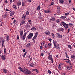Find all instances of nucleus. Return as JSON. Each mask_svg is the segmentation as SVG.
Returning <instances> with one entry per match:
<instances>
[{"label":"nucleus","instance_id":"1","mask_svg":"<svg viewBox=\"0 0 75 75\" xmlns=\"http://www.w3.org/2000/svg\"><path fill=\"white\" fill-rule=\"evenodd\" d=\"M60 25L61 26H62L63 25L65 28H68V25L64 22H61Z\"/></svg>","mask_w":75,"mask_h":75},{"label":"nucleus","instance_id":"2","mask_svg":"<svg viewBox=\"0 0 75 75\" xmlns=\"http://www.w3.org/2000/svg\"><path fill=\"white\" fill-rule=\"evenodd\" d=\"M33 36V33H30V34H29L28 35V36L27 38H28V39H30L32 38Z\"/></svg>","mask_w":75,"mask_h":75},{"label":"nucleus","instance_id":"3","mask_svg":"<svg viewBox=\"0 0 75 75\" xmlns=\"http://www.w3.org/2000/svg\"><path fill=\"white\" fill-rule=\"evenodd\" d=\"M56 37L59 38H62V36L59 33H56Z\"/></svg>","mask_w":75,"mask_h":75},{"label":"nucleus","instance_id":"4","mask_svg":"<svg viewBox=\"0 0 75 75\" xmlns=\"http://www.w3.org/2000/svg\"><path fill=\"white\" fill-rule=\"evenodd\" d=\"M38 32H36L35 34V36L32 39L33 40H35V38H37V35H38Z\"/></svg>","mask_w":75,"mask_h":75},{"label":"nucleus","instance_id":"5","mask_svg":"<svg viewBox=\"0 0 75 75\" xmlns=\"http://www.w3.org/2000/svg\"><path fill=\"white\" fill-rule=\"evenodd\" d=\"M11 12V13L10 14V16H12L13 15H14V11H13L12 12L11 11H9V12Z\"/></svg>","mask_w":75,"mask_h":75},{"label":"nucleus","instance_id":"6","mask_svg":"<svg viewBox=\"0 0 75 75\" xmlns=\"http://www.w3.org/2000/svg\"><path fill=\"white\" fill-rule=\"evenodd\" d=\"M27 34V33H25L24 34L23 36V40H25V36H26V35Z\"/></svg>","mask_w":75,"mask_h":75},{"label":"nucleus","instance_id":"7","mask_svg":"<svg viewBox=\"0 0 75 75\" xmlns=\"http://www.w3.org/2000/svg\"><path fill=\"white\" fill-rule=\"evenodd\" d=\"M50 57H51V56H50V57H48V59H50V60H51V61L52 62V63H53V59H52V57H51V58Z\"/></svg>","mask_w":75,"mask_h":75},{"label":"nucleus","instance_id":"8","mask_svg":"<svg viewBox=\"0 0 75 75\" xmlns=\"http://www.w3.org/2000/svg\"><path fill=\"white\" fill-rule=\"evenodd\" d=\"M4 41H5L4 39H3V40H2V47H4Z\"/></svg>","mask_w":75,"mask_h":75},{"label":"nucleus","instance_id":"9","mask_svg":"<svg viewBox=\"0 0 75 75\" xmlns=\"http://www.w3.org/2000/svg\"><path fill=\"white\" fill-rule=\"evenodd\" d=\"M1 58L3 60H4V59H6V58L4 57V56L3 55H2V56L1 57Z\"/></svg>","mask_w":75,"mask_h":75},{"label":"nucleus","instance_id":"10","mask_svg":"<svg viewBox=\"0 0 75 75\" xmlns=\"http://www.w3.org/2000/svg\"><path fill=\"white\" fill-rule=\"evenodd\" d=\"M20 33L21 35V37L22 38V36H23V31H20Z\"/></svg>","mask_w":75,"mask_h":75},{"label":"nucleus","instance_id":"11","mask_svg":"<svg viewBox=\"0 0 75 75\" xmlns=\"http://www.w3.org/2000/svg\"><path fill=\"white\" fill-rule=\"evenodd\" d=\"M45 33V34H46V35H48L50 34V32H46Z\"/></svg>","mask_w":75,"mask_h":75},{"label":"nucleus","instance_id":"12","mask_svg":"<svg viewBox=\"0 0 75 75\" xmlns=\"http://www.w3.org/2000/svg\"><path fill=\"white\" fill-rule=\"evenodd\" d=\"M66 18H67V16H63L60 17V18H62V19Z\"/></svg>","mask_w":75,"mask_h":75},{"label":"nucleus","instance_id":"13","mask_svg":"<svg viewBox=\"0 0 75 75\" xmlns=\"http://www.w3.org/2000/svg\"><path fill=\"white\" fill-rule=\"evenodd\" d=\"M44 12L45 13H48L50 12V10H48V11H47V10H45L44 11Z\"/></svg>","mask_w":75,"mask_h":75},{"label":"nucleus","instance_id":"14","mask_svg":"<svg viewBox=\"0 0 75 75\" xmlns=\"http://www.w3.org/2000/svg\"><path fill=\"white\" fill-rule=\"evenodd\" d=\"M3 71L4 72V73L7 74V70L6 69H3Z\"/></svg>","mask_w":75,"mask_h":75},{"label":"nucleus","instance_id":"15","mask_svg":"<svg viewBox=\"0 0 75 75\" xmlns=\"http://www.w3.org/2000/svg\"><path fill=\"white\" fill-rule=\"evenodd\" d=\"M58 30L59 31H64V29L62 28H59Z\"/></svg>","mask_w":75,"mask_h":75},{"label":"nucleus","instance_id":"16","mask_svg":"<svg viewBox=\"0 0 75 75\" xmlns=\"http://www.w3.org/2000/svg\"><path fill=\"white\" fill-rule=\"evenodd\" d=\"M59 3H63L64 2V1L63 0H59Z\"/></svg>","mask_w":75,"mask_h":75},{"label":"nucleus","instance_id":"17","mask_svg":"<svg viewBox=\"0 0 75 75\" xmlns=\"http://www.w3.org/2000/svg\"><path fill=\"white\" fill-rule=\"evenodd\" d=\"M6 38L7 41H9V37L8 35H7Z\"/></svg>","mask_w":75,"mask_h":75},{"label":"nucleus","instance_id":"18","mask_svg":"<svg viewBox=\"0 0 75 75\" xmlns=\"http://www.w3.org/2000/svg\"><path fill=\"white\" fill-rule=\"evenodd\" d=\"M31 30H36V28L35 27H33L31 28Z\"/></svg>","mask_w":75,"mask_h":75},{"label":"nucleus","instance_id":"19","mask_svg":"<svg viewBox=\"0 0 75 75\" xmlns=\"http://www.w3.org/2000/svg\"><path fill=\"white\" fill-rule=\"evenodd\" d=\"M55 48L57 49L58 50H59L60 49V47L59 46H55Z\"/></svg>","mask_w":75,"mask_h":75},{"label":"nucleus","instance_id":"20","mask_svg":"<svg viewBox=\"0 0 75 75\" xmlns=\"http://www.w3.org/2000/svg\"><path fill=\"white\" fill-rule=\"evenodd\" d=\"M27 52H25V53H24L23 55V58H25V56L26 54H27Z\"/></svg>","mask_w":75,"mask_h":75},{"label":"nucleus","instance_id":"21","mask_svg":"<svg viewBox=\"0 0 75 75\" xmlns=\"http://www.w3.org/2000/svg\"><path fill=\"white\" fill-rule=\"evenodd\" d=\"M21 2H19L17 3V6H20L21 5Z\"/></svg>","mask_w":75,"mask_h":75},{"label":"nucleus","instance_id":"22","mask_svg":"<svg viewBox=\"0 0 75 75\" xmlns=\"http://www.w3.org/2000/svg\"><path fill=\"white\" fill-rule=\"evenodd\" d=\"M26 27L28 28H30V25L28 24L26 25Z\"/></svg>","mask_w":75,"mask_h":75},{"label":"nucleus","instance_id":"23","mask_svg":"<svg viewBox=\"0 0 75 75\" xmlns=\"http://www.w3.org/2000/svg\"><path fill=\"white\" fill-rule=\"evenodd\" d=\"M57 11H60V8L59 6L57 7Z\"/></svg>","mask_w":75,"mask_h":75},{"label":"nucleus","instance_id":"24","mask_svg":"<svg viewBox=\"0 0 75 75\" xmlns=\"http://www.w3.org/2000/svg\"><path fill=\"white\" fill-rule=\"evenodd\" d=\"M30 65L31 67H34V64H33V63H32L30 64Z\"/></svg>","mask_w":75,"mask_h":75},{"label":"nucleus","instance_id":"25","mask_svg":"<svg viewBox=\"0 0 75 75\" xmlns=\"http://www.w3.org/2000/svg\"><path fill=\"white\" fill-rule=\"evenodd\" d=\"M13 8H15V9H17V8H16V5H13Z\"/></svg>","mask_w":75,"mask_h":75},{"label":"nucleus","instance_id":"26","mask_svg":"<svg viewBox=\"0 0 75 75\" xmlns=\"http://www.w3.org/2000/svg\"><path fill=\"white\" fill-rule=\"evenodd\" d=\"M66 68H67V69L68 70H70V69H71V68L70 67L67 66L66 67Z\"/></svg>","mask_w":75,"mask_h":75},{"label":"nucleus","instance_id":"27","mask_svg":"<svg viewBox=\"0 0 75 75\" xmlns=\"http://www.w3.org/2000/svg\"><path fill=\"white\" fill-rule=\"evenodd\" d=\"M25 5V3L24 2H23L22 4V6H24Z\"/></svg>","mask_w":75,"mask_h":75},{"label":"nucleus","instance_id":"28","mask_svg":"<svg viewBox=\"0 0 75 75\" xmlns=\"http://www.w3.org/2000/svg\"><path fill=\"white\" fill-rule=\"evenodd\" d=\"M54 45L55 47L56 46V44H57V42H53Z\"/></svg>","mask_w":75,"mask_h":75},{"label":"nucleus","instance_id":"29","mask_svg":"<svg viewBox=\"0 0 75 75\" xmlns=\"http://www.w3.org/2000/svg\"><path fill=\"white\" fill-rule=\"evenodd\" d=\"M30 45H31V43H29L26 46L27 47H28L29 46H30Z\"/></svg>","mask_w":75,"mask_h":75},{"label":"nucleus","instance_id":"30","mask_svg":"<svg viewBox=\"0 0 75 75\" xmlns=\"http://www.w3.org/2000/svg\"><path fill=\"white\" fill-rule=\"evenodd\" d=\"M40 9V6H39L37 8V10H38Z\"/></svg>","mask_w":75,"mask_h":75},{"label":"nucleus","instance_id":"31","mask_svg":"<svg viewBox=\"0 0 75 75\" xmlns=\"http://www.w3.org/2000/svg\"><path fill=\"white\" fill-rule=\"evenodd\" d=\"M28 22L29 23V24H31V21L30 20L28 21Z\"/></svg>","mask_w":75,"mask_h":75},{"label":"nucleus","instance_id":"32","mask_svg":"<svg viewBox=\"0 0 75 75\" xmlns=\"http://www.w3.org/2000/svg\"><path fill=\"white\" fill-rule=\"evenodd\" d=\"M71 58H73V59H74L75 58V56H74V55L73 54L71 55Z\"/></svg>","mask_w":75,"mask_h":75},{"label":"nucleus","instance_id":"33","mask_svg":"<svg viewBox=\"0 0 75 75\" xmlns=\"http://www.w3.org/2000/svg\"><path fill=\"white\" fill-rule=\"evenodd\" d=\"M21 23H22V24H24V23H25V21H22L21 22Z\"/></svg>","mask_w":75,"mask_h":75},{"label":"nucleus","instance_id":"34","mask_svg":"<svg viewBox=\"0 0 75 75\" xmlns=\"http://www.w3.org/2000/svg\"><path fill=\"white\" fill-rule=\"evenodd\" d=\"M52 21H55V18H53L52 19Z\"/></svg>","mask_w":75,"mask_h":75},{"label":"nucleus","instance_id":"35","mask_svg":"<svg viewBox=\"0 0 75 75\" xmlns=\"http://www.w3.org/2000/svg\"><path fill=\"white\" fill-rule=\"evenodd\" d=\"M69 15V13H65V16H68Z\"/></svg>","mask_w":75,"mask_h":75},{"label":"nucleus","instance_id":"36","mask_svg":"<svg viewBox=\"0 0 75 75\" xmlns=\"http://www.w3.org/2000/svg\"><path fill=\"white\" fill-rule=\"evenodd\" d=\"M68 47L69 48H70V49H71V48H72V47H71V46L70 45H69L68 46Z\"/></svg>","mask_w":75,"mask_h":75},{"label":"nucleus","instance_id":"37","mask_svg":"<svg viewBox=\"0 0 75 75\" xmlns=\"http://www.w3.org/2000/svg\"><path fill=\"white\" fill-rule=\"evenodd\" d=\"M6 48H5L4 49V54H6Z\"/></svg>","mask_w":75,"mask_h":75},{"label":"nucleus","instance_id":"38","mask_svg":"<svg viewBox=\"0 0 75 75\" xmlns=\"http://www.w3.org/2000/svg\"><path fill=\"white\" fill-rule=\"evenodd\" d=\"M59 20L58 19H57L56 21V22H57V23H59Z\"/></svg>","mask_w":75,"mask_h":75},{"label":"nucleus","instance_id":"39","mask_svg":"<svg viewBox=\"0 0 75 75\" xmlns=\"http://www.w3.org/2000/svg\"><path fill=\"white\" fill-rule=\"evenodd\" d=\"M48 73H49V74H50L51 73V71L50 70H48Z\"/></svg>","mask_w":75,"mask_h":75},{"label":"nucleus","instance_id":"40","mask_svg":"<svg viewBox=\"0 0 75 75\" xmlns=\"http://www.w3.org/2000/svg\"><path fill=\"white\" fill-rule=\"evenodd\" d=\"M26 14L27 16H28V14H29V12L28 11H27V12H26Z\"/></svg>","mask_w":75,"mask_h":75},{"label":"nucleus","instance_id":"41","mask_svg":"<svg viewBox=\"0 0 75 75\" xmlns=\"http://www.w3.org/2000/svg\"><path fill=\"white\" fill-rule=\"evenodd\" d=\"M69 67H70V68L71 69H72V64L70 65L69 66Z\"/></svg>","mask_w":75,"mask_h":75},{"label":"nucleus","instance_id":"42","mask_svg":"<svg viewBox=\"0 0 75 75\" xmlns=\"http://www.w3.org/2000/svg\"><path fill=\"white\" fill-rule=\"evenodd\" d=\"M25 16H24V15H23V17H22V18H24H24H25Z\"/></svg>","mask_w":75,"mask_h":75},{"label":"nucleus","instance_id":"43","mask_svg":"<svg viewBox=\"0 0 75 75\" xmlns=\"http://www.w3.org/2000/svg\"><path fill=\"white\" fill-rule=\"evenodd\" d=\"M69 25L70 27H72V24L71 23H69Z\"/></svg>","mask_w":75,"mask_h":75},{"label":"nucleus","instance_id":"44","mask_svg":"<svg viewBox=\"0 0 75 75\" xmlns=\"http://www.w3.org/2000/svg\"><path fill=\"white\" fill-rule=\"evenodd\" d=\"M47 46L48 47H50L51 46V43H49Z\"/></svg>","mask_w":75,"mask_h":75},{"label":"nucleus","instance_id":"45","mask_svg":"<svg viewBox=\"0 0 75 75\" xmlns=\"http://www.w3.org/2000/svg\"><path fill=\"white\" fill-rule=\"evenodd\" d=\"M58 68L60 70H61V66H59Z\"/></svg>","mask_w":75,"mask_h":75},{"label":"nucleus","instance_id":"46","mask_svg":"<svg viewBox=\"0 0 75 75\" xmlns=\"http://www.w3.org/2000/svg\"><path fill=\"white\" fill-rule=\"evenodd\" d=\"M54 4V2H52L51 4L50 5V6H52V5H53Z\"/></svg>","mask_w":75,"mask_h":75},{"label":"nucleus","instance_id":"47","mask_svg":"<svg viewBox=\"0 0 75 75\" xmlns=\"http://www.w3.org/2000/svg\"><path fill=\"white\" fill-rule=\"evenodd\" d=\"M66 58H68V59H69V57H68V55L67 54L66 55Z\"/></svg>","mask_w":75,"mask_h":75},{"label":"nucleus","instance_id":"48","mask_svg":"<svg viewBox=\"0 0 75 75\" xmlns=\"http://www.w3.org/2000/svg\"><path fill=\"white\" fill-rule=\"evenodd\" d=\"M6 16H7V14L6 13H5V14H4V17H6Z\"/></svg>","mask_w":75,"mask_h":75},{"label":"nucleus","instance_id":"49","mask_svg":"<svg viewBox=\"0 0 75 75\" xmlns=\"http://www.w3.org/2000/svg\"><path fill=\"white\" fill-rule=\"evenodd\" d=\"M47 44H45V48H47Z\"/></svg>","mask_w":75,"mask_h":75},{"label":"nucleus","instance_id":"50","mask_svg":"<svg viewBox=\"0 0 75 75\" xmlns=\"http://www.w3.org/2000/svg\"><path fill=\"white\" fill-rule=\"evenodd\" d=\"M41 55L42 57H43V56H44V53H42L41 54Z\"/></svg>","mask_w":75,"mask_h":75},{"label":"nucleus","instance_id":"51","mask_svg":"<svg viewBox=\"0 0 75 75\" xmlns=\"http://www.w3.org/2000/svg\"><path fill=\"white\" fill-rule=\"evenodd\" d=\"M52 36L53 37V38H54L55 37V36L54 35V34H53L52 35Z\"/></svg>","mask_w":75,"mask_h":75},{"label":"nucleus","instance_id":"52","mask_svg":"<svg viewBox=\"0 0 75 75\" xmlns=\"http://www.w3.org/2000/svg\"><path fill=\"white\" fill-rule=\"evenodd\" d=\"M20 38L19 37V36L18 35H17V39L18 40Z\"/></svg>","mask_w":75,"mask_h":75},{"label":"nucleus","instance_id":"53","mask_svg":"<svg viewBox=\"0 0 75 75\" xmlns=\"http://www.w3.org/2000/svg\"><path fill=\"white\" fill-rule=\"evenodd\" d=\"M6 11H9L8 9H6Z\"/></svg>","mask_w":75,"mask_h":75},{"label":"nucleus","instance_id":"54","mask_svg":"<svg viewBox=\"0 0 75 75\" xmlns=\"http://www.w3.org/2000/svg\"><path fill=\"white\" fill-rule=\"evenodd\" d=\"M37 69H33V71H36V70Z\"/></svg>","mask_w":75,"mask_h":75},{"label":"nucleus","instance_id":"55","mask_svg":"<svg viewBox=\"0 0 75 75\" xmlns=\"http://www.w3.org/2000/svg\"><path fill=\"white\" fill-rule=\"evenodd\" d=\"M57 11V13H58V14H59L60 13H59V11Z\"/></svg>","mask_w":75,"mask_h":75},{"label":"nucleus","instance_id":"56","mask_svg":"<svg viewBox=\"0 0 75 75\" xmlns=\"http://www.w3.org/2000/svg\"><path fill=\"white\" fill-rule=\"evenodd\" d=\"M28 1L29 3H31V0H28Z\"/></svg>","mask_w":75,"mask_h":75},{"label":"nucleus","instance_id":"57","mask_svg":"<svg viewBox=\"0 0 75 75\" xmlns=\"http://www.w3.org/2000/svg\"><path fill=\"white\" fill-rule=\"evenodd\" d=\"M10 3H13V1L12 0H10Z\"/></svg>","mask_w":75,"mask_h":75},{"label":"nucleus","instance_id":"58","mask_svg":"<svg viewBox=\"0 0 75 75\" xmlns=\"http://www.w3.org/2000/svg\"><path fill=\"white\" fill-rule=\"evenodd\" d=\"M62 65V64H60L59 65V67H61V66Z\"/></svg>","mask_w":75,"mask_h":75},{"label":"nucleus","instance_id":"59","mask_svg":"<svg viewBox=\"0 0 75 75\" xmlns=\"http://www.w3.org/2000/svg\"><path fill=\"white\" fill-rule=\"evenodd\" d=\"M44 42H42L41 43V44L42 45H44Z\"/></svg>","mask_w":75,"mask_h":75},{"label":"nucleus","instance_id":"60","mask_svg":"<svg viewBox=\"0 0 75 75\" xmlns=\"http://www.w3.org/2000/svg\"><path fill=\"white\" fill-rule=\"evenodd\" d=\"M67 63H70V62H69V61H67Z\"/></svg>","mask_w":75,"mask_h":75},{"label":"nucleus","instance_id":"61","mask_svg":"<svg viewBox=\"0 0 75 75\" xmlns=\"http://www.w3.org/2000/svg\"><path fill=\"white\" fill-rule=\"evenodd\" d=\"M16 20H14V21H13V23H14V24H15V22H16Z\"/></svg>","mask_w":75,"mask_h":75},{"label":"nucleus","instance_id":"62","mask_svg":"<svg viewBox=\"0 0 75 75\" xmlns=\"http://www.w3.org/2000/svg\"><path fill=\"white\" fill-rule=\"evenodd\" d=\"M49 41H51L52 40V39H50L49 40Z\"/></svg>","mask_w":75,"mask_h":75},{"label":"nucleus","instance_id":"63","mask_svg":"<svg viewBox=\"0 0 75 75\" xmlns=\"http://www.w3.org/2000/svg\"><path fill=\"white\" fill-rule=\"evenodd\" d=\"M25 49H24L23 50V52H25Z\"/></svg>","mask_w":75,"mask_h":75},{"label":"nucleus","instance_id":"64","mask_svg":"<svg viewBox=\"0 0 75 75\" xmlns=\"http://www.w3.org/2000/svg\"><path fill=\"white\" fill-rule=\"evenodd\" d=\"M40 49H42V46H41L40 47Z\"/></svg>","mask_w":75,"mask_h":75}]
</instances>
